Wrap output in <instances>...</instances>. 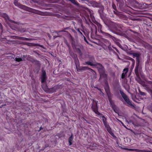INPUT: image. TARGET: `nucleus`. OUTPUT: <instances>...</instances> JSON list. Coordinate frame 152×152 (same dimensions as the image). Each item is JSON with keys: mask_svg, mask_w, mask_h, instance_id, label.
<instances>
[{"mask_svg": "<svg viewBox=\"0 0 152 152\" xmlns=\"http://www.w3.org/2000/svg\"><path fill=\"white\" fill-rule=\"evenodd\" d=\"M65 30H64V29L62 30H60V31H58V32H66L67 33H69V35H70V36L71 37H72V36L71 35V34L69 33L68 31H65Z\"/></svg>", "mask_w": 152, "mask_h": 152, "instance_id": "obj_34", "label": "nucleus"}, {"mask_svg": "<svg viewBox=\"0 0 152 152\" xmlns=\"http://www.w3.org/2000/svg\"><path fill=\"white\" fill-rule=\"evenodd\" d=\"M74 50L76 52L78 53H81V51L80 48H77L76 47L75 48V49Z\"/></svg>", "mask_w": 152, "mask_h": 152, "instance_id": "obj_29", "label": "nucleus"}, {"mask_svg": "<svg viewBox=\"0 0 152 152\" xmlns=\"http://www.w3.org/2000/svg\"><path fill=\"white\" fill-rule=\"evenodd\" d=\"M17 38L18 39H20L22 40L25 41H30L32 40L31 39L27 38L26 37H17Z\"/></svg>", "mask_w": 152, "mask_h": 152, "instance_id": "obj_23", "label": "nucleus"}, {"mask_svg": "<svg viewBox=\"0 0 152 152\" xmlns=\"http://www.w3.org/2000/svg\"><path fill=\"white\" fill-rule=\"evenodd\" d=\"M108 45V48L110 51L113 52V53L115 52V51L112 48H113V49H115L119 54L120 53L116 47H114L113 46H111L110 44Z\"/></svg>", "mask_w": 152, "mask_h": 152, "instance_id": "obj_18", "label": "nucleus"}, {"mask_svg": "<svg viewBox=\"0 0 152 152\" xmlns=\"http://www.w3.org/2000/svg\"><path fill=\"white\" fill-rule=\"evenodd\" d=\"M139 91L140 94L142 96H145L146 95L145 94L144 92L141 91L139 89Z\"/></svg>", "mask_w": 152, "mask_h": 152, "instance_id": "obj_37", "label": "nucleus"}, {"mask_svg": "<svg viewBox=\"0 0 152 152\" xmlns=\"http://www.w3.org/2000/svg\"><path fill=\"white\" fill-rule=\"evenodd\" d=\"M84 39L85 41L86 42H87V43H88V42L87 41V39H86L85 37H84Z\"/></svg>", "mask_w": 152, "mask_h": 152, "instance_id": "obj_50", "label": "nucleus"}, {"mask_svg": "<svg viewBox=\"0 0 152 152\" xmlns=\"http://www.w3.org/2000/svg\"><path fill=\"white\" fill-rule=\"evenodd\" d=\"M60 88L59 86L57 85L54 86L51 88H49L48 86L46 85L45 89L46 91L49 93L51 94L56 91V90L59 89Z\"/></svg>", "mask_w": 152, "mask_h": 152, "instance_id": "obj_13", "label": "nucleus"}, {"mask_svg": "<svg viewBox=\"0 0 152 152\" xmlns=\"http://www.w3.org/2000/svg\"><path fill=\"white\" fill-rule=\"evenodd\" d=\"M138 82L143 86L145 87V89L150 94L152 98V81H148V84H146L144 81L140 79Z\"/></svg>", "mask_w": 152, "mask_h": 152, "instance_id": "obj_5", "label": "nucleus"}, {"mask_svg": "<svg viewBox=\"0 0 152 152\" xmlns=\"http://www.w3.org/2000/svg\"><path fill=\"white\" fill-rule=\"evenodd\" d=\"M119 4L120 9H121L124 5V1L125 0H116Z\"/></svg>", "mask_w": 152, "mask_h": 152, "instance_id": "obj_20", "label": "nucleus"}, {"mask_svg": "<svg viewBox=\"0 0 152 152\" xmlns=\"http://www.w3.org/2000/svg\"><path fill=\"white\" fill-rule=\"evenodd\" d=\"M130 60L132 61V67H131V68H134V65H135V60H134L132 58H130Z\"/></svg>", "mask_w": 152, "mask_h": 152, "instance_id": "obj_28", "label": "nucleus"}, {"mask_svg": "<svg viewBox=\"0 0 152 152\" xmlns=\"http://www.w3.org/2000/svg\"><path fill=\"white\" fill-rule=\"evenodd\" d=\"M99 91H100L101 92V94H102V96H104V94L103 93V92L102 91L101 89H99Z\"/></svg>", "mask_w": 152, "mask_h": 152, "instance_id": "obj_48", "label": "nucleus"}, {"mask_svg": "<svg viewBox=\"0 0 152 152\" xmlns=\"http://www.w3.org/2000/svg\"><path fill=\"white\" fill-rule=\"evenodd\" d=\"M124 149L128 151H134L137 152H152V151L149 150H142L134 148H125Z\"/></svg>", "mask_w": 152, "mask_h": 152, "instance_id": "obj_15", "label": "nucleus"}, {"mask_svg": "<svg viewBox=\"0 0 152 152\" xmlns=\"http://www.w3.org/2000/svg\"><path fill=\"white\" fill-rule=\"evenodd\" d=\"M32 63L35 64L36 65H39V61L36 59H32L31 60H30Z\"/></svg>", "mask_w": 152, "mask_h": 152, "instance_id": "obj_26", "label": "nucleus"}, {"mask_svg": "<svg viewBox=\"0 0 152 152\" xmlns=\"http://www.w3.org/2000/svg\"><path fill=\"white\" fill-rule=\"evenodd\" d=\"M32 63L35 64L36 65H39V61L36 59H32L31 60H30Z\"/></svg>", "mask_w": 152, "mask_h": 152, "instance_id": "obj_25", "label": "nucleus"}, {"mask_svg": "<svg viewBox=\"0 0 152 152\" xmlns=\"http://www.w3.org/2000/svg\"><path fill=\"white\" fill-rule=\"evenodd\" d=\"M148 108L152 113V104L148 106Z\"/></svg>", "mask_w": 152, "mask_h": 152, "instance_id": "obj_35", "label": "nucleus"}, {"mask_svg": "<svg viewBox=\"0 0 152 152\" xmlns=\"http://www.w3.org/2000/svg\"><path fill=\"white\" fill-rule=\"evenodd\" d=\"M14 4L16 6L19 7L20 8H21L23 9H25L26 7H27L23 5H21L20 4L18 3V0H15L14 2Z\"/></svg>", "mask_w": 152, "mask_h": 152, "instance_id": "obj_19", "label": "nucleus"}, {"mask_svg": "<svg viewBox=\"0 0 152 152\" xmlns=\"http://www.w3.org/2000/svg\"><path fill=\"white\" fill-rule=\"evenodd\" d=\"M112 7L115 10V11H114V13L115 14H116V12L115 11H117L116 7L115 4L113 2H112Z\"/></svg>", "mask_w": 152, "mask_h": 152, "instance_id": "obj_27", "label": "nucleus"}, {"mask_svg": "<svg viewBox=\"0 0 152 152\" xmlns=\"http://www.w3.org/2000/svg\"><path fill=\"white\" fill-rule=\"evenodd\" d=\"M91 108L92 111L97 115H101V113L98 111L97 102H96L95 103L93 104L92 105Z\"/></svg>", "mask_w": 152, "mask_h": 152, "instance_id": "obj_14", "label": "nucleus"}, {"mask_svg": "<svg viewBox=\"0 0 152 152\" xmlns=\"http://www.w3.org/2000/svg\"><path fill=\"white\" fill-rule=\"evenodd\" d=\"M47 77L46 75V72L45 71L42 72V76H41V82L42 83H46V80Z\"/></svg>", "mask_w": 152, "mask_h": 152, "instance_id": "obj_16", "label": "nucleus"}, {"mask_svg": "<svg viewBox=\"0 0 152 152\" xmlns=\"http://www.w3.org/2000/svg\"><path fill=\"white\" fill-rule=\"evenodd\" d=\"M72 31L74 33H75L76 32V31H75V30H74L73 29H72Z\"/></svg>", "mask_w": 152, "mask_h": 152, "instance_id": "obj_55", "label": "nucleus"}, {"mask_svg": "<svg viewBox=\"0 0 152 152\" xmlns=\"http://www.w3.org/2000/svg\"><path fill=\"white\" fill-rule=\"evenodd\" d=\"M95 4H96V6H97L98 5V4L96 2H95Z\"/></svg>", "mask_w": 152, "mask_h": 152, "instance_id": "obj_56", "label": "nucleus"}, {"mask_svg": "<svg viewBox=\"0 0 152 152\" xmlns=\"http://www.w3.org/2000/svg\"><path fill=\"white\" fill-rule=\"evenodd\" d=\"M104 43H105L106 44H107V45L110 44V41L109 40H108L106 39H104Z\"/></svg>", "mask_w": 152, "mask_h": 152, "instance_id": "obj_36", "label": "nucleus"}, {"mask_svg": "<svg viewBox=\"0 0 152 152\" xmlns=\"http://www.w3.org/2000/svg\"><path fill=\"white\" fill-rule=\"evenodd\" d=\"M86 17L85 18V19L86 21L87 20H88L89 21H90V20L89 18V16L88 14H86Z\"/></svg>", "mask_w": 152, "mask_h": 152, "instance_id": "obj_33", "label": "nucleus"}, {"mask_svg": "<svg viewBox=\"0 0 152 152\" xmlns=\"http://www.w3.org/2000/svg\"><path fill=\"white\" fill-rule=\"evenodd\" d=\"M117 45H118V46L120 47V48H121L122 49H123L122 46L118 42H117Z\"/></svg>", "mask_w": 152, "mask_h": 152, "instance_id": "obj_43", "label": "nucleus"}, {"mask_svg": "<svg viewBox=\"0 0 152 152\" xmlns=\"http://www.w3.org/2000/svg\"><path fill=\"white\" fill-rule=\"evenodd\" d=\"M104 8L103 7H102V8H101L100 9H99L98 10V12L101 18H102L103 17H104L103 15V10Z\"/></svg>", "mask_w": 152, "mask_h": 152, "instance_id": "obj_22", "label": "nucleus"}, {"mask_svg": "<svg viewBox=\"0 0 152 152\" xmlns=\"http://www.w3.org/2000/svg\"><path fill=\"white\" fill-rule=\"evenodd\" d=\"M78 31V32L81 35H83V34L80 31V30L82 31H83L82 29H80L79 28H78L76 29Z\"/></svg>", "mask_w": 152, "mask_h": 152, "instance_id": "obj_41", "label": "nucleus"}, {"mask_svg": "<svg viewBox=\"0 0 152 152\" xmlns=\"http://www.w3.org/2000/svg\"><path fill=\"white\" fill-rule=\"evenodd\" d=\"M104 88L107 95L110 94L109 86L107 82L105 83V86L104 87Z\"/></svg>", "mask_w": 152, "mask_h": 152, "instance_id": "obj_17", "label": "nucleus"}, {"mask_svg": "<svg viewBox=\"0 0 152 152\" xmlns=\"http://www.w3.org/2000/svg\"><path fill=\"white\" fill-rule=\"evenodd\" d=\"M96 66L97 68L100 76L101 77L106 78L107 75L105 73V69L104 67L100 63H96Z\"/></svg>", "mask_w": 152, "mask_h": 152, "instance_id": "obj_6", "label": "nucleus"}, {"mask_svg": "<svg viewBox=\"0 0 152 152\" xmlns=\"http://www.w3.org/2000/svg\"><path fill=\"white\" fill-rule=\"evenodd\" d=\"M112 108L113 109V111L115 113H118V108L116 106L114 107H113Z\"/></svg>", "mask_w": 152, "mask_h": 152, "instance_id": "obj_32", "label": "nucleus"}, {"mask_svg": "<svg viewBox=\"0 0 152 152\" xmlns=\"http://www.w3.org/2000/svg\"><path fill=\"white\" fill-rule=\"evenodd\" d=\"M27 57L26 55H23L22 56L23 61H25V58Z\"/></svg>", "mask_w": 152, "mask_h": 152, "instance_id": "obj_44", "label": "nucleus"}, {"mask_svg": "<svg viewBox=\"0 0 152 152\" xmlns=\"http://www.w3.org/2000/svg\"><path fill=\"white\" fill-rule=\"evenodd\" d=\"M43 129V128L42 126H41L40 128H39V131H40L42 129Z\"/></svg>", "mask_w": 152, "mask_h": 152, "instance_id": "obj_51", "label": "nucleus"}, {"mask_svg": "<svg viewBox=\"0 0 152 152\" xmlns=\"http://www.w3.org/2000/svg\"><path fill=\"white\" fill-rule=\"evenodd\" d=\"M15 61H17V62H20V61H23L22 58H15Z\"/></svg>", "mask_w": 152, "mask_h": 152, "instance_id": "obj_31", "label": "nucleus"}, {"mask_svg": "<svg viewBox=\"0 0 152 152\" xmlns=\"http://www.w3.org/2000/svg\"><path fill=\"white\" fill-rule=\"evenodd\" d=\"M0 17L3 18L4 19L6 22L7 23L10 22L11 23H16L15 21L10 19L8 15L6 13H4L0 12Z\"/></svg>", "mask_w": 152, "mask_h": 152, "instance_id": "obj_11", "label": "nucleus"}, {"mask_svg": "<svg viewBox=\"0 0 152 152\" xmlns=\"http://www.w3.org/2000/svg\"><path fill=\"white\" fill-rule=\"evenodd\" d=\"M57 136H58V137L60 138L62 137L61 135V134H58L57 135Z\"/></svg>", "mask_w": 152, "mask_h": 152, "instance_id": "obj_52", "label": "nucleus"}, {"mask_svg": "<svg viewBox=\"0 0 152 152\" xmlns=\"http://www.w3.org/2000/svg\"><path fill=\"white\" fill-rule=\"evenodd\" d=\"M110 94H108V95H107L108 96L109 100V101L110 102L112 101V100L110 96Z\"/></svg>", "mask_w": 152, "mask_h": 152, "instance_id": "obj_42", "label": "nucleus"}, {"mask_svg": "<svg viewBox=\"0 0 152 152\" xmlns=\"http://www.w3.org/2000/svg\"><path fill=\"white\" fill-rule=\"evenodd\" d=\"M60 88L59 86L57 85L54 86L51 88H49L48 86L46 85L45 89L46 91L49 93L51 94L56 91V90L59 89Z\"/></svg>", "mask_w": 152, "mask_h": 152, "instance_id": "obj_12", "label": "nucleus"}, {"mask_svg": "<svg viewBox=\"0 0 152 152\" xmlns=\"http://www.w3.org/2000/svg\"><path fill=\"white\" fill-rule=\"evenodd\" d=\"M65 40H66V39H65V40H64V43L66 44V42L65 41Z\"/></svg>", "mask_w": 152, "mask_h": 152, "instance_id": "obj_57", "label": "nucleus"}, {"mask_svg": "<svg viewBox=\"0 0 152 152\" xmlns=\"http://www.w3.org/2000/svg\"><path fill=\"white\" fill-rule=\"evenodd\" d=\"M97 116H99V118L102 119L104 125L106 129H107L109 133L113 137H115L114 134L112 131V129L107 122V118L105 117L104 115L101 113V115H98Z\"/></svg>", "mask_w": 152, "mask_h": 152, "instance_id": "obj_4", "label": "nucleus"}, {"mask_svg": "<svg viewBox=\"0 0 152 152\" xmlns=\"http://www.w3.org/2000/svg\"><path fill=\"white\" fill-rule=\"evenodd\" d=\"M126 74L123 72L121 75V78L122 79H124L126 75Z\"/></svg>", "mask_w": 152, "mask_h": 152, "instance_id": "obj_39", "label": "nucleus"}, {"mask_svg": "<svg viewBox=\"0 0 152 152\" xmlns=\"http://www.w3.org/2000/svg\"><path fill=\"white\" fill-rule=\"evenodd\" d=\"M110 102V105H111V106L112 108H113L114 107L116 106L115 105L114 102L113 101H112V102Z\"/></svg>", "mask_w": 152, "mask_h": 152, "instance_id": "obj_38", "label": "nucleus"}, {"mask_svg": "<svg viewBox=\"0 0 152 152\" xmlns=\"http://www.w3.org/2000/svg\"><path fill=\"white\" fill-rule=\"evenodd\" d=\"M128 68H125L123 70V72L127 74L128 71Z\"/></svg>", "mask_w": 152, "mask_h": 152, "instance_id": "obj_40", "label": "nucleus"}, {"mask_svg": "<svg viewBox=\"0 0 152 152\" xmlns=\"http://www.w3.org/2000/svg\"><path fill=\"white\" fill-rule=\"evenodd\" d=\"M150 143H151L152 144V142H150Z\"/></svg>", "mask_w": 152, "mask_h": 152, "instance_id": "obj_60", "label": "nucleus"}, {"mask_svg": "<svg viewBox=\"0 0 152 152\" xmlns=\"http://www.w3.org/2000/svg\"><path fill=\"white\" fill-rule=\"evenodd\" d=\"M36 45L37 46H39L43 48H44V47L42 45H40L38 44H36Z\"/></svg>", "mask_w": 152, "mask_h": 152, "instance_id": "obj_45", "label": "nucleus"}, {"mask_svg": "<svg viewBox=\"0 0 152 152\" xmlns=\"http://www.w3.org/2000/svg\"><path fill=\"white\" fill-rule=\"evenodd\" d=\"M90 27L91 32V37L93 39H96V33L97 32V28L96 26L90 21Z\"/></svg>", "mask_w": 152, "mask_h": 152, "instance_id": "obj_9", "label": "nucleus"}, {"mask_svg": "<svg viewBox=\"0 0 152 152\" xmlns=\"http://www.w3.org/2000/svg\"><path fill=\"white\" fill-rule=\"evenodd\" d=\"M74 137L73 136L72 134H71V136L69 137L68 139V141L69 143V145H72V141L73 140Z\"/></svg>", "mask_w": 152, "mask_h": 152, "instance_id": "obj_24", "label": "nucleus"}, {"mask_svg": "<svg viewBox=\"0 0 152 152\" xmlns=\"http://www.w3.org/2000/svg\"><path fill=\"white\" fill-rule=\"evenodd\" d=\"M114 90L116 91H118V90H120L119 91L120 94L124 100L129 105L131 106H133V105L132 104L131 101L129 100L126 95L121 90V87L118 83L116 84L114 86Z\"/></svg>", "mask_w": 152, "mask_h": 152, "instance_id": "obj_3", "label": "nucleus"}, {"mask_svg": "<svg viewBox=\"0 0 152 152\" xmlns=\"http://www.w3.org/2000/svg\"><path fill=\"white\" fill-rule=\"evenodd\" d=\"M72 57L75 60L76 68L77 72H80L87 70L91 72H94V70L89 68L88 66H80L79 63L77 59V56L76 55L73 54V56H72Z\"/></svg>", "mask_w": 152, "mask_h": 152, "instance_id": "obj_2", "label": "nucleus"}, {"mask_svg": "<svg viewBox=\"0 0 152 152\" xmlns=\"http://www.w3.org/2000/svg\"><path fill=\"white\" fill-rule=\"evenodd\" d=\"M10 27L12 28V29H14L13 28H12L11 26H10Z\"/></svg>", "mask_w": 152, "mask_h": 152, "instance_id": "obj_59", "label": "nucleus"}, {"mask_svg": "<svg viewBox=\"0 0 152 152\" xmlns=\"http://www.w3.org/2000/svg\"><path fill=\"white\" fill-rule=\"evenodd\" d=\"M133 56V58L136 57V62H140V61L139 59V57L140 56V54L137 53H132Z\"/></svg>", "mask_w": 152, "mask_h": 152, "instance_id": "obj_21", "label": "nucleus"}, {"mask_svg": "<svg viewBox=\"0 0 152 152\" xmlns=\"http://www.w3.org/2000/svg\"><path fill=\"white\" fill-rule=\"evenodd\" d=\"M31 44V43H28L27 44H26V45H27L28 46H30L31 45H30Z\"/></svg>", "mask_w": 152, "mask_h": 152, "instance_id": "obj_53", "label": "nucleus"}, {"mask_svg": "<svg viewBox=\"0 0 152 152\" xmlns=\"http://www.w3.org/2000/svg\"><path fill=\"white\" fill-rule=\"evenodd\" d=\"M142 72V67L140 64V62H136V66L134 69V73L136 76L138 78H140V76L141 75Z\"/></svg>", "mask_w": 152, "mask_h": 152, "instance_id": "obj_8", "label": "nucleus"}, {"mask_svg": "<svg viewBox=\"0 0 152 152\" xmlns=\"http://www.w3.org/2000/svg\"><path fill=\"white\" fill-rule=\"evenodd\" d=\"M0 26L1 27L0 28H1V29H2V26L1 23H0Z\"/></svg>", "mask_w": 152, "mask_h": 152, "instance_id": "obj_54", "label": "nucleus"}, {"mask_svg": "<svg viewBox=\"0 0 152 152\" xmlns=\"http://www.w3.org/2000/svg\"><path fill=\"white\" fill-rule=\"evenodd\" d=\"M28 11L33 13L42 16H48L49 15V13L47 12H42L39 10H36L33 8H28Z\"/></svg>", "mask_w": 152, "mask_h": 152, "instance_id": "obj_10", "label": "nucleus"}, {"mask_svg": "<svg viewBox=\"0 0 152 152\" xmlns=\"http://www.w3.org/2000/svg\"><path fill=\"white\" fill-rule=\"evenodd\" d=\"M114 53L117 56V57L118 58V59H121L118 55L115 52H114Z\"/></svg>", "mask_w": 152, "mask_h": 152, "instance_id": "obj_46", "label": "nucleus"}, {"mask_svg": "<svg viewBox=\"0 0 152 152\" xmlns=\"http://www.w3.org/2000/svg\"><path fill=\"white\" fill-rule=\"evenodd\" d=\"M86 63L88 65H90L91 66H96V64H94L90 61H86Z\"/></svg>", "mask_w": 152, "mask_h": 152, "instance_id": "obj_30", "label": "nucleus"}, {"mask_svg": "<svg viewBox=\"0 0 152 152\" xmlns=\"http://www.w3.org/2000/svg\"><path fill=\"white\" fill-rule=\"evenodd\" d=\"M90 17L92 21L98 27V31L102 34V35L103 36L107 38H111L113 40H116V38L115 37L112 36L110 34L104 31V30L102 29V25L100 23L95 20L94 16L90 15Z\"/></svg>", "mask_w": 152, "mask_h": 152, "instance_id": "obj_1", "label": "nucleus"}, {"mask_svg": "<svg viewBox=\"0 0 152 152\" xmlns=\"http://www.w3.org/2000/svg\"><path fill=\"white\" fill-rule=\"evenodd\" d=\"M69 28H70V27H69L65 28H64V30H69Z\"/></svg>", "mask_w": 152, "mask_h": 152, "instance_id": "obj_49", "label": "nucleus"}, {"mask_svg": "<svg viewBox=\"0 0 152 152\" xmlns=\"http://www.w3.org/2000/svg\"><path fill=\"white\" fill-rule=\"evenodd\" d=\"M65 41L66 42V45L67 46L69 47V49L70 48V46L69 45V44L68 43L66 40H65Z\"/></svg>", "mask_w": 152, "mask_h": 152, "instance_id": "obj_47", "label": "nucleus"}, {"mask_svg": "<svg viewBox=\"0 0 152 152\" xmlns=\"http://www.w3.org/2000/svg\"><path fill=\"white\" fill-rule=\"evenodd\" d=\"M123 27V26L121 24L117 23H112L110 28V29L111 32L117 34L118 32L121 31Z\"/></svg>", "mask_w": 152, "mask_h": 152, "instance_id": "obj_7", "label": "nucleus"}, {"mask_svg": "<svg viewBox=\"0 0 152 152\" xmlns=\"http://www.w3.org/2000/svg\"><path fill=\"white\" fill-rule=\"evenodd\" d=\"M84 120L86 121L87 122H88L87 121V120L85 118H84Z\"/></svg>", "mask_w": 152, "mask_h": 152, "instance_id": "obj_58", "label": "nucleus"}]
</instances>
